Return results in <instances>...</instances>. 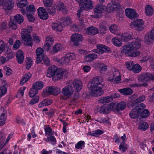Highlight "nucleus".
Returning <instances> with one entry per match:
<instances>
[{"instance_id":"obj_33","label":"nucleus","mask_w":154,"mask_h":154,"mask_svg":"<svg viewBox=\"0 0 154 154\" xmlns=\"http://www.w3.org/2000/svg\"><path fill=\"white\" fill-rule=\"evenodd\" d=\"M32 75L29 73L26 74L21 79L20 82V84L23 85L24 83L29 79L31 77Z\"/></svg>"},{"instance_id":"obj_46","label":"nucleus","mask_w":154,"mask_h":154,"mask_svg":"<svg viewBox=\"0 0 154 154\" xmlns=\"http://www.w3.org/2000/svg\"><path fill=\"white\" fill-rule=\"evenodd\" d=\"M126 67L130 70H132L134 65V63L132 61H128L125 63Z\"/></svg>"},{"instance_id":"obj_49","label":"nucleus","mask_w":154,"mask_h":154,"mask_svg":"<svg viewBox=\"0 0 154 154\" xmlns=\"http://www.w3.org/2000/svg\"><path fill=\"white\" fill-rule=\"evenodd\" d=\"M53 0H43V3L46 7H51L53 4Z\"/></svg>"},{"instance_id":"obj_50","label":"nucleus","mask_w":154,"mask_h":154,"mask_svg":"<svg viewBox=\"0 0 154 154\" xmlns=\"http://www.w3.org/2000/svg\"><path fill=\"white\" fill-rule=\"evenodd\" d=\"M149 112L147 109H145L140 112V116L142 118H145L149 115Z\"/></svg>"},{"instance_id":"obj_3","label":"nucleus","mask_w":154,"mask_h":154,"mask_svg":"<svg viewBox=\"0 0 154 154\" xmlns=\"http://www.w3.org/2000/svg\"><path fill=\"white\" fill-rule=\"evenodd\" d=\"M21 32V37L26 45L32 47L33 44V40L30 34L32 30L31 27H28L27 29H23Z\"/></svg>"},{"instance_id":"obj_7","label":"nucleus","mask_w":154,"mask_h":154,"mask_svg":"<svg viewBox=\"0 0 154 154\" xmlns=\"http://www.w3.org/2000/svg\"><path fill=\"white\" fill-rule=\"evenodd\" d=\"M75 54L71 53H69L66 54L65 56L61 59H58L57 60L60 65L64 64L67 65L69 63L71 60L75 58Z\"/></svg>"},{"instance_id":"obj_18","label":"nucleus","mask_w":154,"mask_h":154,"mask_svg":"<svg viewBox=\"0 0 154 154\" xmlns=\"http://www.w3.org/2000/svg\"><path fill=\"white\" fill-rule=\"evenodd\" d=\"M125 12L126 15L131 19H133L137 17V14L133 9L127 8Z\"/></svg>"},{"instance_id":"obj_63","label":"nucleus","mask_w":154,"mask_h":154,"mask_svg":"<svg viewBox=\"0 0 154 154\" xmlns=\"http://www.w3.org/2000/svg\"><path fill=\"white\" fill-rule=\"evenodd\" d=\"M46 141H47L54 142V143H55L56 142L55 137L54 136H50L47 137L46 140Z\"/></svg>"},{"instance_id":"obj_19","label":"nucleus","mask_w":154,"mask_h":154,"mask_svg":"<svg viewBox=\"0 0 154 154\" xmlns=\"http://www.w3.org/2000/svg\"><path fill=\"white\" fill-rule=\"evenodd\" d=\"M106 7L102 4H99L96 6L94 9L95 14H101L105 10Z\"/></svg>"},{"instance_id":"obj_29","label":"nucleus","mask_w":154,"mask_h":154,"mask_svg":"<svg viewBox=\"0 0 154 154\" xmlns=\"http://www.w3.org/2000/svg\"><path fill=\"white\" fill-rule=\"evenodd\" d=\"M112 42L115 46L117 47H120L122 44L121 40L117 37H114L112 39Z\"/></svg>"},{"instance_id":"obj_21","label":"nucleus","mask_w":154,"mask_h":154,"mask_svg":"<svg viewBox=\"0 0 154 154\" xmlns=\"http://www.w3.org/2000/svg\"><path fill=\"white\" fill-rule=\"evenodd\" d=\"M52 103V101L51 100L48 98L45 99H44L41 103L39 104L38 107L39 108L44 107L45 106L50 105Z\"/></svg>"},{"instance_id":"obj_5","label":"nucleus","mask_w":154,"mask_h":154,"mask_svg":"<svg viewBox=\"0 0 154 154\" xmlns=\"http://www.w3.org/2000/svg\"><path fill=\"white\" fill-rule=\"evenodd\" d=\"M102 86H94L91 85L90 84H88V87L89 91L90 94L94 96H98L102 95L103 92L102 89Z\"/></svg>"},{"instance_id":"obj_8","label":"nucleus","mask_w":154,"mask_h":154,"mask_svg":"<svg viewBox=\"0 0 154 154\" xmlns=\"http://www.w3.org/2000/svg\"><path fill=\"white\" fill-rule=\"evenodd\" d=\"M93 3V2L91 0H81L79 5L82 10L88 11L92 9Z\"/></svg>"},{"instance_id":"obj_59","label":"nucleus","mask_w":154,"mask_h":154,"mask_svg":"<svg viewBox=\"0 0 154 154\" xmlns=\"http://www.w3.org/2000/svg\"><path fill=\"white\" fill-rule=\"evenodd\" d=\"M46 10L48 13L52 15H54L56 13V9L53 7L51 8V9L48 8Z\"/></svg>"},{"instance_id":"obj_47","label":"nucleus","mask_w":154,"mask_h":154,"mask_svg":"<svg viewBox=\"0 0 154 154\" xmlns=\"http://www.w3.org/2000/svg\"><path fill=\"white\" fill-rule=\"evenodd\" d=\"M7 91V89L5 85H3L2 86H0V97L5 95Z\"/></svg>"},{"instance_id":"obj_17","label":"nucleus","mask_w":154,"mask_h":154,"mask_svg":"<svg viewBox=\"0 0 154 154\" xmlns=\"http://www.w3.org/2000/svg\"><path fill=\"white\" fill-rule=\"evenodd\" d=\"M14 2L13 0H6L4 2L3 9L4 10H10L14 7Z\"/></svg>"},{"instance_id":"obj_22","label":"nucleus","mask_w":154,"mask_h":154,"mask_svg":"<svg viewBox=\"0 0 154 154\" xmlns=\"http://www.w3.org/2000/svg\"><path fill=\"white\" fill-rule=\"evenodd\" d=\"M16 57L19 63L21 64L23 63L24 59V56L22 51H17Z\"/></svg>"},{"instance_id":"obj_48","label":"nucleus","mask_w":154,"mask_h":154,"mask_svg":"<svg viewBox=\"0 0 154 154\" xmlns=\"http://www.w3.org/2000/svg\"><path fill=\"white\" fill-rule=\"evenodd\" d=\"M121 79V76L120 75H119L118 76L115 77H113V78L109 79V80L111 82L118 84L120 82Z\"/></svg>"},{"instance_id":"obj_1","label":"nucleus","mask_w":154,"mask_h":154,"mask_svg":"<svg viewBox=\"0 0 154 154\" xmlns=\"http://www.w3.org/2000/svg\"><path fill=\"white\" fill-rule=\"evenodd\" d=\"M140 45V41L137 39L130 44L123 46L121 52L127 56L136 57L139 55L140 52L136 49L139 48Z\"/></svg>"},{"instance_id":"obj_4","label":"nucleus","mask_w":154,"mask_h":154,"mask_svg":"<svg viewBox=\"0 0 154 154\" xmlns=\"http://www.w3.org/2000/svg\"><path fill=\"white\" fill-rule=\"evenodd\" d=\"M24 21L23 16L20 14H17L14 17L13 20L11 18L9 25L10 28L13 29H16L17 28V23L21 24Z\"/></svg>"},{"instance_id":"obj_26","label":"nucleus","mask_w":154,"mask_h":154,"mask_svg":"<svg viewBox=\"0 0 154 154\" xmlns=\"http://www.w3.org/2000/svg\"><path fill=\"white\" fill-rule=\"evenodd\" d=\"M119 91L125 95H129L133 92V90L130 88H126L120 89Z\"/></svg>"},{"instance_id":"obj_13","label":"nucleus","mask_w":154,"mask_h":154,"mask_svg":"<svg viewBox=\"0 0 154 154\" xmlns=\"http://www.w3.org/2000/svg\"><path fill=\"white\" fill-rule=\"evenodd\" d=\"M74 90L72 86L68 85L64 87L62 90V94L65 96L70 97L73 94Z\"/></svg>"},{"instance_id":"obj_60","label":"nucleus","mask_w":154,"mask_h":154,"mask_svg":"<svg viewBox=\"0 0 154 154\" xmlns=\"http://www.w3.org/2000/svg\"><path fill=\"white\" fill-rule=\"evenodd\" d=\"M43 62L44 64L47 66L50 65V61L49 58L45 56H44L43 57Z\"/></svg>"},{"instance_id":"obj_61","label":"nucleus","mask_w":154,"mask_h":154,"mask_svg":"<svg viewBox=\"0 0 154 154\" xmlns=\"http://www.w3.org/2000/svg\"><path fill=\"white\" fill-rule=\"evenodd\" d=\"M95 121L100 123H104L107 122L108 120L107 118H98Z\"/></svg>"},{"instance_id":"obj_44","label":"nucleus","mask_w":154,"mask_h":154,"mask_svg":"<svg viewBox=\"0 0 154 154\" xmlns=\"http://www.w3.org/2000/svg\"><path fill=\"white\" fill-rule=\"evenodd\" d=\"M141 69V66L138 64H136L134 65L132 70L134 73H137L139 72Z\"/></svg>"},{"instance_id":"obj_41","label":"nucleus","mask_w":154,"mask_h":154,"mask_svg":"<svg viewBox=\"0 0 154 154\" xmlns=\"http://www.w3.org/2000/svg\"><path fill=\"white\" fill-rule=\"evenodd\" d=\"M149 125L148 124L145 122H141L139 125V128L143 131H145L148 128Z\"/></svg>"},{"instance_id":"obj_43","label":"nucleus","mask_w":154,"mask_h":154,"mask_svg":"<svg viewBox=\"0 0 154 154\" xmlns=\"http://www.w3.org/2000/svg\"><path fill=\"white\" fill-rule=\"evenodd\" d=\"M85 142L84 141L81 140L76 144L75 148L77 149H82L85 147Z\"/></svg>"},{"instance_id":"obj_36","label":"nucleus","mask_w":154,"mask_h":154,"mask_svg":"<svg viewBox=\"0 0 154 154\" xmlns=\"http://www.w3.org/2000/svg\"><path fill=\"white\" fill-rule=\"evenodd\" d=\"M112 101V98L110 96L103 97L99 100V103H108Z\"/></svg>"},{"instance_id":"obj_54","label":"nucleus","mask_w":154,"mask_h":154,"mask_svg":"<svg viewBox=\"0 0 154 154\" xmlns=\"http://www.w3.org/2000/svg\"><path fill=\"white\" fill-rule=\"evenodd\" d=\"M39 100V97L36 96L35 97L32 98L29 102V103L31 105L37 103Z\"/></svg>"},{"instance_id":"obj_16","label":"nucleus","mask_w":154,"mask_h":154,"mask_svg":"<svg viewBox=\"0 0 154 154\" xmlns=\"http://www.w3.org/2000/svg\"><path fill=\"white\" fill-rule=\"evenodd\" d=\"M71 38L72 40L74 42V45H77L78 43L77 42L82 41L83 40L82 36L78 33L72 34L71 36Z\"/></svg>"},{"instance_id":"obj_15","label":"nucleus","mask_w":154,"mask_h":154,"mask_svg":"<svg viewBox=\"0 0 154 154\" xmlns=\"http://www.w3.org/2000/svg\"><path fill=\"white\" fill-rule=\"evenodd\" d=\"M103 82L102 78L97 76L93 78L91 82L88 84H90L91 85L94 86H103V84H102Z\"/></svg>"},{"instance_id":"obj_30","label":"nucleus","mask_w":154,"mask_h":154,"mask_svg":"<svg viewBox=\"0 0 154 154\" xmlns=\"http://www.w3.org/2000/svg\"><path fill=\"white\" fill-rule=\"evenodd\" d=\"M150 75H151L150 73H143L140 76V79L142 81H149L150 80Z\"/></svg>"},{"instance_id":"obj_62","label":"nucleus","mask_w":154,"mask_h":154,"mask_svg":"<svg viewBox=\"0 0 154 154\" xmlns=\"http://www.w3.org/2000/svg\"><path fill=\"white\" fill-rule=\"evenodd\" d=\"M116 105V103H111L109 105H107V106L108 108L109 111L114 109V108L115 109Z\"/></svg>"},{"instance_id":"obj_57","label":"nucleus","mask_w":154,"mask_h":154,"mask_svg":"<svg viewBox=\"0 0 154 154\" xmlns=\"http://www.w3.org/2000/svg\"><path fill=\"white\" fill-rule=\"evenodd\" d=\"M4 69L6 72V75L8 76H9L12 73V70L9 67H8L7 66H5L4 67Z\"/></svg>"},{"instance_id":"obj_37","label":"nucleus","mask_w":154,"mask_h":154,"mask_svg":"<svg viewBox=\"0 0 154 154\" xmlns=\"http://www.w3.org/2000/svg\"><path fill=\"white\" fill-rule=\"evenodd\" d=\"M118 10L116 8V7L112 6L110 3L108 4L105 9L109 13H112L114 10Z\"/></svg>"},{"instance_id":"obj_39","label":"nucleus","mask_w":154,"mask_h":154,"mask_svg":"<svg viewBox=\"0 0 154 154\" xmlns=\"http://www.w3.org/2000/svg\"><path fill=\"white\" fill-rule=\"evenodd\" d=\"M6 113V111H4L1 116H0V126H2L5 123V122L7 119Z\"/></svg>"},{"instance_id":"obj_25","label":"nucleus","mask_w":154,"mask_h":154,"mask_svg":"<svg viewBox=\"0 0 154 154\" xmlns=\"http://www.w3.org/2000/svg\"><path fill=\"white\" fill-rule=\"evenodd\" d=\"M86 32L89 35H94L97 34L98 31L97 28L91 26L88 28Z\"/></svg>"},{"instance_id":"obj_42","label":"nucleus","mask_w":154,"mask_h":154,"mask_svg":"<svg viewBox=\"0 0 154 154\" xmlns=\"http://www.w3.org/2000/svg\"><path fill=\"white\" fill-rule=\"evenodd\" d=\"M103 133V131L102 130L100 129H97L92 132H89L88 133V134L95 137L97 135L101 134Z\"/></svg>"},{"instance_id":"obj_31","label":"nucleus","mask_w":154,"mask_h":154,"mask_svg":"<svg viewBox=\"0 0 154 154\" xmlns=\"http://www.w3.org/2000/svg\"><path fill=\"white\" fill-rule=\"evenodd\" d=\"M43 84L42 82L37 81L34 83L32 85V87L37 90L42 89L43 87Z\"/></svg>"},{"instance_id":"obj_35","label":"nucleus","mask_w":154,"mask_h":154,"mask_svg":"<svg viewBox=\"0 0 154 154\" xmlns=\"http://www.w3.org/2000/svg\"><path fill=\"white\" fill-rule=\"evenodd\" d=\"M100 28L99 29L100 32L102 34H104L106 30V22L103 21L101 22L99 25Z\"/></svg>"},{"instance_id":"obj_2","label":"nucleus","mask_w":154,"mask_h":154,"mask_svg":"<svg viewBox=\"0 0 154 154\" xmlns=\"http://www.w3.org/2000/svg\"><path fill=\"white\" fill-rule=\"evenodd\" d=\"M67 73L66 71H63L60 69H57L55 66L53 65L48 68L47 76L49 78L53 76V80L56 81L61 79L64 75H65Z\"/></svg>"},{"instance_id":"obj_10","label":"nucleus","mask_w":154,"mask_h":154,"mask_svg":"<svg viewBox=\"0 0 154 154\" xmlns=\"http://www.w3.org/2000/svg\"><path fill=\"white\" fill-rule=\"evenodd\" d=\"M97 49L96 50H94L93 51L99 54H102L104 52H110L111 51L110 48L109 47L102 44L97 45Z\"/></svg>"},{"instance_id":"obj_55","label":"nucleus","mask_w":154,"mask_h":154,"mask_svg":"<svg viewBox=\"0 0 154 154\" xmlns=\"http://www.w3.org/2000/svg\"><path fill=\"white\" fill-rule=\"evenodd\" d=\"M27 61L26 62V67L28 69H29L32 65V60L30 57H27L26 58Z\"/></svg>"},{"instance_id":"obj_28","label":"nucleus","mask_w":154,"mask_h":154,"mask_svg":"<svg viewBox=\"0 0 154 154\" xmlns=\"http://www.w3.org/2000/svg\"><path fill=\"white\" fill-rule=\"evenodd\" d=\"M145 14L147 16H152L154 12L153 9L150 5H147L145 7Z\"/></svg>"},{"instance_id":"obj_38","label":"nucleus","mask_w":154,"mask_h":154,"mask_svg":"<svg viewBox=\"0 0 154 154\" xmlns=\"http://www.w3.org/2000/svg\"><path fill=\"white\" fill-rule=\"evenodd\" d=\"M99 112L100 113L103 114L108 113L109 111L107 106V105H103L100 109Z\"/></svg>"},{"instance_id":"obj_53","label":"nucleus","mask_w":154,"mask_h":154,"mask_svg":"<svg viewBox=\"0 0 154 154\" xmlns=\"http://www.w3.org/2000/svg\"><path fill=\"white\" fill-rule=\"evenodd\" d=\"M112 5L116 7L117 9H119L121 8V5L118 2V0H111Z\"/></svg>"},{"instance_id":"obj_34","label":"nucleus","mask_w":154,"mask_h":154,"mask_svg":"<svg viewBox=\"0 0 154 154\" xmlns=\"http://www.w3.org/2000/svg\"><path fill=\"white\" fill-rule=\"evenodd\" d=\"M97 57V55L94 53L89 54L85 57L87 61L91 62L94 60Z\"/></svg>"},{"instance_id":"obj_56","label":"nucleus","mask_w":154,"mask_h":154,"mask_svg":"<svg viewBox=\"0 0 154 154\" xmlns=\"http://www.w3.org/2000/svg\"><path fill=\"white\" fill-rule=\"evenodd\" d=\"M20 41L18 40H17L13 45V49L14 50H17L20 47Z\"/></svg>"},{"instance_id":"obj_27","label":"nucleus","mask_w":154,"mask_h":154,"mask_svg":"<svg viewBox=\"0 0 154 154\" xmlns=\"http://www.w3.org/2000/svg\"><path fill=\"white\" fill-rule=\"evenodd\" d=\"M53 86L47 87L46 89L43 92L42 96L44 97L47 96L48 94H53Z\"/></svg>"},{"instance_id":"obj_6","label":"nucleus","mask_w":154,"mask_h":154,"mask_svg":"<svg viewBox=\"0 0 154 154\" xmlns=\"http://www.w3.org/2000/svg\"><path fill=\"white\" fill-rule=\"evenodd\" d=\"M145 108V105L143 103L140 104L139 106H136L129 113L130 117L135 119L138 118L141 111Z\"/></svg>"},{"instance_id":"obj_11","label":"nucleus","mask_w":154,"mask_h":154,"mask_svg":"<svg viewBox=\"0 0 154 154\" xmlns=\"http://www.w3.org/2000/svg\"><path fill=\"white\" fill-rule=\"evenodd\" d=\"M17 6L20 9V11L23 15L26 14L25 8L28 5V3L26 0H18L17 1Z\"/></svg>"},{"instance_id":"obj_14","label":"nucleus","mask_w":154,"mask_h":154,"mask_svg":"<svg viewBox=\"0 0 154 154\" xmlns=\"http://www.w3.org/2000/svg\"><path fill=\"white\" fill-rule=\"evenodd\" d=\"M38 17L41 19L46 20L48 17V13L43 7H40L38 9Z\"/></svg>"},{"instance_id":"obj_9","label":"nucleus","mask_w":154,"mask_h":154,"mask_svg":"<svg viewBox=\"0 0 154 154\" xmlns=\"http://www.w3.org/2000/svg\"><path fill=\"white\" fill-rule=\"evenodd\" d=\"M135 29L138 31H142L144 28L143 21L141 19H138L132 22Z\"/></svg>"},{"instance_id":"obj_58","label":"nucleus","mask_w":154,"mask_h":154,"mask_svg":"<svg viewBox=\"0 0 154 154\" xmlns=\"http://www.w3.org/2000/svg\"><path fill=\"white\" fill-rule=\"evenodd\" d=\"M43 49L41 48H38L36 51L37 56H41V57H42V56H45L43 53Z\"/></svg>"},{"instance_id":"obj_23","label":"nucleus","mask_w":154,"mask_h":154,"mask_svg":"<svg viewBox=\"0 0 154 154\" xmlns=\"http://www.w3.org/2000/svg\"><path fill=\"white\" fill-rule=\"evenodd\" d=\"M126 105V103L124 102H120L116 105L115 109L117 112L122 111L125 109Z\"/></svg>"},{"instance_id":"obj_20","label":"nucleus","mask_w":154,"mask_h":154,"mask_svg":"<svg viewBox=\"0 0 154 154\" xmlns=\"http://www.w3.org/2000/svg\"><path fill=\"white\" fill-rule=\"evenodd\" d=\"M73 86L77 92L80 91L82 88V82L79 80L75 79L73 82Z\"/></svg>"},{"instance_id":"obj_45","label":"nucleus","mask_w":154,"mask_h":154,"mask_svg":"<svg viewBox=\"0 0 154 154\" xmlns=\"http://www.w3.org/2000/svg\"><path fill=\"white\" fill-rule=\"evenodd\" d=\"M109 28L111 32L114 34H117L118 28L116 25L115 24L112 25L109 27Z\"/></svg>"},{"instance_id":"obj_12","label":"nucleus","mask_w":154,"mask_h":154,"mask_svg":"<svg viewBox=\"0 0 154 154\" xmlns=\"http://www.w3.org/2000/svg\"><path fill=\"white\" fill-rule=\"evenodd\" d=\"M144 41L148 45L150 44L154 41V27L151 31L150 34L148 33L145 35Z\"/></svg>"},{"instance_id":"obj_52","label":"nucleus","mask_w":154,"mask_h":154,"mask_svg":"<svg viewBox=\"0 0 154 154\" xmlns=\"http://www.w3.org/2000/svg\"><path fill=\"white\" fill-rule=\"evenodd\" d=\"M38 93V90L32 87V88L30 89L29 92V97H33L36 94Z\"/></svg>"},{"instance_id":"obj_64","label":"nucleus","mask_w":154,"mask_h":154,"mask_svg":"<svg viewBox=\"0 0 154 154\" xmlns=\"http://www.w3.org/2000/svg\"><path fill=\"white\" fill-rule=\"evenodd\" d=\"M51 45L48 43H46L43 47V50L44 51H48L49 50L50 48Z\"/></svg>"},{"instance_id":"obj_51","label":"nucleus","mask_w":154,"mask_h":154,"mask_svg":"<svg viewBox=\"0 0 154 154\" xmlns=\"http://www.w3.org/2000/svg\"><path fill=\"white\" fill-rule=\"evenodd\" d=\"M26 8L28 12H34L35 11V7L33 5H28Z\"/></svg>"},{"instance_id":"obj_40","label":"nucleus","mask_w":154,"mask_h":154,"mask_svg":"<svg viewBox=\"0 0 154 154\" xmlns=\"http://www.w3.org/2000/svg\"><path fill=\"white\" fill-rule=\"evenodd\" d=\"M63 48L62 45L60 44H56L53 47V52L54 53L62 50Z\"/></svg>"},{"instance_id":"obj_24","label":"nucleus","mask_w":154,"mask_h":154,"mask_svg":"<svg viewBox=\"0 0 154 154\" xmlns=\"http://www.w3.org/2000/svg\"><path fill=\"white\" fill-rule=\"evenodd\" d=\"M52 27L53 30L60 32L62 31L63 29V26L61 22L59 23H53L52 24Z\"/></svg>"},{"instance_id":"obj_32","label":"nucleus","mask_w":154,"mask_h":154,"mask_svg":"<svg viewBox=\"0 0 154 154\" xmlns=\"http://www.w3.org/2000/svg\"><path fill=\"white\" fill-rule=\"evenodd\" d=\"M60 21L61 23L64 26L68 25L71 23L70 18L69 17H63L60 19Z\"/></svg>"}]
</instances>
